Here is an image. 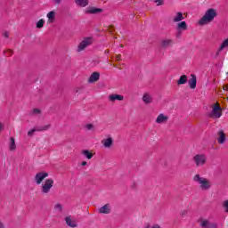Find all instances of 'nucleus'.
I'll use <instances>...</instances> for the list:
<instances>
[{"mask_svg": "<svg viewBox=\"0 0 228 228\" xmlns=\"http://www.w3.org/2000/svg\"><path fill=\"white\" fill-rule=\"evenodd\" d=\"M38 131H44V129H39Z\"/></svg>", "mask_w": 228, "mask_h": 228, "instance_id": "43", "label": "nucleus"}, {"mask_svg": "<svg viewBox=\"0 0 228 228\" xmlns=\"http://www.w3.org/2000/svg\"><path fill=\"white\" fill-rule=\"evenodd\" d=\"M194 161L197 167H200V165H204L206 163V156L205 155H196L194 157Z\"/></svg>", "mask_w": 228, "mask_h": 228, "instance_id": "6", "label": "nucleus"}, {"mask_svg": "<svg viewBox=\"0 0 228 228\" xmlns=\"http://www.w3.org/2000/svg\"><path fill=\"white\" fill-rule=\"evenodd\" d=\"M3 131V124L0 123V133Z\"/></svg>", "mask_w": 228, "mask_h": 228, "instance_id": "39", "label": "nucleus"}, {"mask_svg": "<svg viewBox=\"0 0 228 228\" xmlns=\"http://www.w3.org/2000/svg\"><path fill=\"white\" fill-rule=\"evenodd\" d=\"M109 31H110V33H113V32L115 31V27L110 26V27H109Z\"/></svg>", "mask_w": 228, "mask_h": 228, "instance_id": "30", "label": "nucleus"}, {"mask_svg": "<svg viewBox=\"0 0 228 228\" xmlns=\"http://www.w3.org/2000/svg\"><path fill=\"white\" fill-rule=\"evenodd\" d=\"M100 213H110V205H105L100 208Z\"/></svg>", "mask_w": 228, "mask_h": 228, "instance_id": "21", "label": "nucleus"}, {"mask_svg": "<svg viewBox=\"0 0 228 228\" xmlns=\"http://www.w3.org/2000/svg\"><path fill=\"white\" fill-rule=\"evenodd\" d=\"M168 44H172L171 40L164 41V45H168Z\"/></svg>", "mask_w": 228, "mask_h": 228, "instance_id": "34", "label": "nucleus"}, {"mask_svg": "<svg viewBox=\"0 0 228 228\" xmlns=\"http://www.w3.org/2000/svg\"><path fill=\"white\" fill-rule=\"evenodd\" d=\"M0 228H4V226H3V224L0 223Z\"/></svg>", "mask_w": 228, "mask_h": 228, "instance_id": "42", "label": "nucleus"}, {"mask_svg": "<svg viewBox=\"0 0 228 228\" xmlns=\"http://www.w3.org/2000/svg\"><path fill=\"white\" fill-rule=\"evenodd\" d=\"M86 165V161L82 162V167H85Z\"/></svg>", "mask_w": 228, "mask_h": 228, "instance_id": "40", "label": "nucleus"}, {"mask_svg": "<svg viewBox=\"0 0 228 228\" xmlns=\"http://www.w3.org/2000/svg\"><path fill=\"white\" fill-rule=\"evenodd\" d=\"M216 17V10L215 9H208L204 16L200 20L199 24L200 26H205V24H209V22H213Z\"/></svg>", "mask_w": 228, "mask_h": 228, "instance_id": "1", "label": "nucleus"}, {"mask_svg": "<svg viewBox=\"0 0 228 228\" xmlns=\"http://www.w3.org/2000/svg\"><path fill=\"white\" fill-rule=\"evenodd\" d=\"M209 227H210V228H216V224H212L209 225Z\"/></svg>", "mask_w": 228, "mask_h": 228, "instance_id": "35", "label": "nucleus"}, {"mask_svg": "<svg viewBox=\"0 0 228 228\" xmlns=\"http://www.w3.org/2000/svg\"><path fill=\"white\" fill-rule=\"evenodd\" d=\"M194 181H196V183H199V184H200L201 190H208V188H210L211 186V183H209V181H208V179L202 178L199 175H196L194 176Z\"/></svg>", "mask_w": 228, "mask_h": 228, "instance_id": "2", "label": "nucleus"}, {"mask_svg": "<svg viewBox=\"0 0 228 228\" xmlns=\"http://www.w3.org/2000/svg\"><path fill=\"white\" fill-rule=\"evenodd\" d=\"M200 225L201 227H208V225H209V222H208V220H202Z\"/></svg>", "mask_w": 228, "mask_h": 228, "instance_id": "26", "label": "nucleus"}, {"mask_svg": "<svg viewBox=\"0 0 228 228\" xmlns=\"http://www.w3.org/2000/svg\"><path fill=\"white\" fill-rule=\"evenodd\" d=\"M94 44V39L92 37L85 38L78 45V51H83L88 45H92Z\"/></svg>", "mask_w": 228, "mask_h": 228, "instance_id": "4", "label": "nucleus"}, {"mask_svg": "<svg viewBox=\"0 0 228 228\" xmlns=\"http://www.w3.org/2000/svg\"><path fill=\"white\" fill-rule=\"evenodd\" d=\"M179 29H187L188 26L186 25V21H182L178 23Z\"/></svg>", "mask_w": 228, "mask_h": 228, "instance_id": "24", "label": "nucleus"}, {"mask_svg": "<svg viewBox=\"0 0 228 228\" xmlns=\"http://www.w3.org/2000/svg\"><path fill=\"white\" fill-rule=\"evenodd\" d=\"M49 175V174L45 173V172H42V173H37L36 175V183L37 184H41L42 181L45 180V177H47Z\"/></svg>", "mask_w": 228, "mask_h": 228, "instance_id": "7", "label": "nucleus"}, {"mask_svg": "<svg viewBox=\"0 0 228 228\" xmlns=\"http://www.w3.org/2000/svg\"><path fill=\"white\" fill-rule=\"evenodd\" d=\"M35 131H37V129H32V130L28 131V134L29 136H31V134H33V133H35Z\"/></svg>", "mask_w": 228, "mask_h": 228, "instance_id": "32", "label": "nucleus"}, {"mask_svg": "<svg viewBox=\"0 0 228 228\" xmlns=\"http://www.w3.org/2000/svg\"><path fill=\"white\" fill-rule=\"evenodd\" d=\"M191 78L189 80L190 87L194 89L197 86V77L195 75H191Z\"/></svg>", "mask_w": 228, "mask_h": 228, "instance_id": "10", "label": "nucleus"}, {"mask_svg": "<svg viewBox=\"0 0 228 228\" xmlns=\"http://www.w3.org/2000/svg\"><path fill=\"white\" fill-rule=\"evenodd\" d=\"M10 151H15V139L10 138Z\"/></svg>", "mask_w": 228, "mask_h": 228, "instance_id": "23", "label": "nucleus"}, {"mask_svg": "<svg viewBox=\"0 0 228 228\" xmlns=\"http://www.w3.org/2000/svg\"><path fill=\"white\" fill-rule=\"evenodd\" d=\"M86 127H87V129H92V127H94V126L93 125H87Z\"/></svg>", "mask_w": 228, "mask_h": 228, "instance_id": "36", "label": "nucleus"}, {"mask_svg": "<svg viewBox=\"0 0 228 228\" xmlns=\"http://www.w3.org/2000/svg\"><path fill=\"white\" fill-rule=\"evenodd\" d=\"M47 17H48L49 22H54L56 13L53 11H52V12H48Z\"/></svg>", "mask_w": 228, "mask_h": 228, "instance_id": "14", "label": "nucleus"}, {"mask_svg": "<svg viewBox=\"0 0 228 228\" xmlns=\"http://www.w3.org/2000/svg\"><path fill=\"white\" fill-rule=\"evenodd\" d=\"M100 77L101 75L98 72H94L89 78V83H95V81H99Z\"/></svg>", "mask_w": 228, "mask_h": 228, "instance_id": "11", "label": "nucleus"}, {"mask_svg": "<svg viewBox=\"0 0 228 228\" xmlns=\"http://www.w3.org/2000/svg\"><path fill=\"white\" fill-rule=\"evenodd\" d=\"M4 37H5L6 38H8V32H5V33L4 34Z\"/></svg>", "mask_w": 228, "mask_h": 228, "instance_id": "38", "label": "nucleus"}, {"mask_svg": "<svg viewBox=\"0 0 228 228\" xmlns=\"http://www.w3.org/2000/svg\"><path fill=\"white\" fill-rule=\"evenodd\" d=\"M44 20H39L37 23V28H44Z\"/></svg>", "mask_w": 228, "mask_h": 228, "instance_id": "25", "label": "nucleus"}, {"mask_svg": "<svg viewBox=\"0 0 228 228\" xmlns=\"http://www.w3.org/2000/svg\"><path fill=\"white\" fill-rule=\"evenodd\" d=\"M34 113H40V110L35 109Z\"/></svg>", "mask_w": 228, "mask_h": 228, "instance_id": "37", "label": "nucleus"}, {"mask_svg": "<svg viewBox=\"0 0 228 228\" xmlns=\"http://www.w3.org/2000/svg\"><path fill=\"white\" fill-rule=\"evenodd\" d=\"M223 208H224L225 212L228 213V200L223 202Z\"/></svg>", "mask_w": 228, "mask_h": 228, "instance_id": "27", "label": "nucleus"}, {"mask_svg": "<svg viewBox=\"0 0 228 228\" xmlns=\"http://www.w3.org/2000/svg\"><path fill=\"white\" fill-rule=\"evenodd\" d=\"M219 138L217 140L218 143H224L225 142V134L224 132H219Z\"/></svg>", "mask_w": 228, "mask_h": 228, "instance_id": "18", "label": "nucleus"}, {"mask_svg": "<svg viewBox=\"0 0 228 228\" xmlns=\"http://www.w3.org/2000/svg\"><path fill=\"white\" fill-rule=\"evenodd\" d=\"M155 3L157 4V6H161V4H163V0H156Z\"/></svg>", "mask_w": 228, "mask_h": 228, "instance_id": "29", "label": "nucleus"}, {"mask_svg": "<svg viewBox=\"0 0 228 228\" xmlns=\"http://www.w3.org/2000/svg\"><path fill=\"white\" fill-rule=\"evenodd\" d=\"M53 184H54V181L52 179L45 180V184L42 187L43 193H49V191L53 188Z\"/></svg>", "mask_w": 228, "mask_h": 228, "instance_id": "5", "label": "nucleus"}, {"mask_svg": "<svg viewBox=\"0 0 228 228\" xmlns=\"http://www.w3.org/2000/svg\"><path fill=\"white\" fill-rule=\"evenodd\" d=\"M101 12H102V9L101 8L89 7L85 11V13L95 14V13H101Z\"/></svg>", "mask_w": 228, "mask_h": 228, "instance_id": "8", "label": "nucleus"}, {"mask_svg": "<svg viewBox=\"0 0 228 228\" xmlns=\"http://www.w3.org/2000/svg\"><path fill=\"white\" fill-rule=\"evenodd\" d=\"M188 81V77L186 75H183L180 77V79L178 80V85H184Z\"/></svg>", "mask_w": 228, "mask_h": 228, "instance_id": "16", "label": "nucleus"}, {"mask_svg": "<svg viewBox=\"0 0 228 228\" xmlns=\"http://www.w3.org/2000/svg\"><path fill=\"white\" fill-rule=\"evenodd\" d=\"M167 120H168V117L160 114L159 115V117L156 119L157 124H163V122H167Z\"/></svg>", "mask_w": 228, "mask_h": 228, "instance_id": "12", "label": "nucleus"}, {"mask_svg": "<svg viewBox=\"0 0 228 228\" xmlns=\"http://www.w3.org/2000/svg\"><path fill=\"white\" fill-rule=\"evenodd\" d=\"M66 223L68 225H69V227H76V222L72 221V219H70V217H67L66 218Z\"/></svg>", "mask_w": 228, "mask_h": 228, "instance_id": "22", "label": "nucleus"}, {"mask_svg": "<svg viewBox=\"0 0 228 228\" xmlns=\"http://www.w3.org/2000/svg\"><path fill=\"white\" fill-rule=\"evenodd\" d=\"M212 118H220L222 117V108L220 103L216 102L212 106V113L210 114Z\"/></svg>", "mask_w": 228, "mask_h": 228, "instance_id": "3", "label": "nucleus"}, {"mask_svg": "<svg viewBox=\"0 0 228 228\" xmlns=\"http://www.w3.org/2000/svg\"><path fill=\"white\" fill-rule=\"evenodd\" d=\"M122 58V55H117L116 56V61H120V59Z\"/></svg>", "mask_w": 228, "mask_h": 228, "instance_id": "33", "label": "nucleus"}, {"mask_svg": "<svg viewBox=\"0 0 228 228\" xmlns=\"http://www.w3.org/2000/svg\"><path fill=\"white\" fill-rule=\"evenodd\" d=\"M82 154H84V156H86L87 159H92V158H94V153L90 152L87 150L82 151Z\"/></svg>", "mask_w": 228, "mask_h": 228, "instance_id": "19", "label": "nucleus"}, {"mask_svg": "<svg viewBox=\"0 0 228 228\" xmlns=\"http://www.w3.org/2000/svg\"><path fill=\"white\" fill-rule=\"evenodd\" d=\"M55 209H57V211H61V205L57 204V205L55 206Z\"/></svg>", "mask_w": 228, "mask_h": 228, "instance_id": "31", "label": "nucleus"}, {"mask_svg": "<svg viewBox=\"0 0 228 228\" xmlns=\"http://www.w3.org/2000/svg\"><path fill=\"white\" fill-rule=\"evenodd\" d=\"M184 19V16H183L182 12H177L176 16L174 18V22H181Z\"/></svg>", "mask_w": 228, "mask_h": 228, "instance_id": "15", "label": "nucleus"}, {"mask_svg": "<svg viewBox=\"0 0 228 228\" xmlns=\"http://www.w3.org/2000/svg\"><path fill=\"white\" fill-rule=\"evenodd\" d=\"M12 54H13V52L12 50H6L4 52L5 56H12Z\"/></svg>", "mask_w": 228, "mask_h": 228, "instance_id": "28", "label": "nucleus"}, {"mask_svg": "<svg viewBox=\"0 0 228 228\" xmlns=\"http://www.w3.org/2000/svg\"><path fill=\"white\" fill-rule=\"evenodd\" d=\"M53 1H54V3L59 4L61 0H53Z\"/></svg>", "mask_w": 228, "mask_h": 228, "instance_id": "41", "label": "nucleus"}, {"mask_svg": "<svg viewBox=\"0 0 228 228\" xmlns=\"http://www.w3.org/2000/svg\"><path fill=\"white\" fill-rule=\"evenodd\" d=\"M143 102H146V104H149V102H152V97L149 95V94H145L142 97Z\"/></svg>", "mask_w": 228, "mask_h": 228, "instance_id": "17", "label": "nucleus"}, {"mask_svg": "<svg viewBox=\"0 0 228 228\" xmlns=\"http://www.w3.org/2000/svg\"><path fill=\"white\" fill-rule=\"evenodd\" d=\"M109 99L112 102H115V101H124V96L120 94H110Z\"/></svg>", "mask_w": 228, "mask_h": 228, "instance_id": "9", "label": "nucleus"}, {"mask_svg": "<svg viewBox=\"0 0 228 228\" xmlns=\"http://www.w3.org/2000/svg\"><path fill=\"white\" fill-rule=\"evenodd\" d=\"M76 4L78 6H82V8H85L88 4V0H75Z\"/></svg>", "mask_w": 228, "mask_h": 228, "instance_id": "13", "label": "nucleus"}, {"mask_svg": "<svg viewBox=\"0 0 228 228\" xmlns=\"http://www.w3.org/2000/svg\"><path fill=\"white\" fill-rule=\"evenodd\" d=\"M104 147H111V143H113V140L111 138H108L102 141Z\"/></svg>", "mask_w": 228, "mask_h": 228, "instance_id": "20", "label": "nucleus"}]
</instances>
